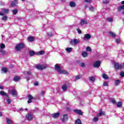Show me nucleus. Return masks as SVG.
Wrapping results in <instances>:
<instances>
[{"label": "nucleus", "mask_w": 124, "mask_h": 124, "mask_svg": "<svg viewBox=\"0 0 124 124\" xmlns=\"http://www.w3.org/2000/svg\"><path fill=\"white\" fill-rule=\"evenodd\" d=\"M55 69L57 70L58 72L60 74H67V71L65 70H62L61 69V67L58 64L55 65Z\"/></svg>", "instance_id": "1"}, {"label": "nucleus", "mask_w": 124, "mask_h": 124, "mask_svg": "<svg viewBox=\"0 0 124 124\" xmlns=\"http://www.w3.org/2000/svg\"><path fill=\"white\" fill-rule=\"evenodd\" d=\"M9 93L12 94L14 97H17L18 96V92L16 89H12L8 90Z\"/></svg>", "instance_id": "2"}, {"label": "nucleus", "mask_w": 124, "mask_h": 124, "mask_svg": "<svg viewBox=\"0 0 124 124\" xmlns=\"http://www.w3.org/2000/svg\"><path fill=\"white\" fill-rule=\"evenodd\" d=\"M26 47V45L23 43H19L16 46V49L17 51H20V50H22V49H24Z\"/></svg>", "instance_id": "3"}, {"label": "nucleus", "mask_w": 124, "mask_h": 124, "mask_svg": "<svg viewBox=\"0 0 124 124\" xmlns=\"http://www.w3.org/2000/svg\"><path fill=\"white\" fill-rule=\"evenodd\" d=\"M114 66L115 69H123V64H121L118 62H114Z\"/></svg>", "instance_id": "4"}, {"label": "nucleus", "mask_w": 124, "mask_h": 124, "mask_svg": "<svg viewBox=\"0 0 124 124\" xmlns=\"http://www.w3.org/2000/svg\"><path fill=\"white\" fill-rule=\"evenodd\" d=\"M47 67L46 65H37L36 68L37 69H39V70H43V69H45Z\"/></svg>", "instance_id": "5"}, {"label": "nucleus", "mask_w": 124, "mask_h": 124, "mask_svg": "<svg viewBox=\"0 0 124 124\" xmlns=\"http://www.w3.org/2000/svg\"><path fill=\"white\" fill-rule=\"evenodd\" d=\"M8 12H9V10H8V9H2V12L0 11V15L1 16H3L4 14L8 13Z\"/></svg>", "instance_id": "6"}, {"label": "nucleus", "mask_w": 124, "mask_h": 124, "mask_svg": "<svg viewBox=\"0 0 124 124\" xmlns=\"http://www.w3.org/2000/svg\"><path fill=\"white\" fill-rule=\"evenodd\" d=\"M92 38V35L89 33L85 34L84 35V40H90Z\"/></svg>", "instance_id": "7"}, {"label": "nucleus", "mask_w": 124, "mask_h": 124, "mask_svg": "<svg viewBox=\"0 0 124 124\" xmlns=\"http://www.w3.org/2000/svg\"><path fill=\"white\" fill-rule=\"evenodd\" d=\"M69 86V83L68 82H66L63 86H62V90H63V91H66Z\"/></svg>", "instance_id": "8"}, {"label": "nucleus", "mask_w": 124, "mask_h": 124, "mask_svg": "<svg viewBox=\"0 0 124 124\" xmlns=\"http://www.w3.org/2000/svg\"><path fill=\"white\" fill-rule=\"evenodd\" d=\"M70 43L72 45H76L79 43V40L78 39H75L71 40Z\"/></svg>", "instance_id": "9"}, {"label": "nucleus", "mask_w": 124, "mask_h": 124, "mask_svg": "<svg viewBox=\"0 0 124 124\" xmlns=\"http://www.w3.org/2000/svg\"><path fill=\"white\" fill-rule=\"evenodd\" d=\"M88 24V21L85 19H81L80 20V25L83 26L84 25H87Z\"/></svg>", "instance_id": "10"}, {"label": "nucleus", "mask_w": 124, "mask_h": 124, "mask_svg": "<svg viewBox=\"0 0 124 124\" xmlns=\"http://www.w3.org/2000/svg\"><path fill=\"white\" fill-rule=\"evenodd\" d=\"M28 98V103H31L32 102V99H33V97L31 95H29Z\"/></svg>", "instance_id": "11"}, {"label": "nucleus", "mask_w": 124, "mask_h": 124, "mask_svg": "<svg viewBox=\"0 0 124 124\" xmlns=\"http://www.w3.org/2000/svg\"><path fill=\"white\" fill-rule=\"evenodd\" d=\"M100 66V61H97L94 63V67H99Z\"/></svg>", "instance_id": "12"}, {"label": "nucleus", "mask_w": 124, "mask_h": 124, "mask_svg": "<svg viewBox=\"0 0 124 124\" xmlns=\"http://www.w3.org/2000/svg\"><path fill=\"white\" fill-rule=\"evenodd\" d=\"M0 47L1 49H4V48H5V45L4 44H0ZM1 49H0V52L1 53H4V50H2Z\"/></svg>", "instance_id": "13"}, {"label": "nucleus", "mask_w": 124, "mask_h": 124, "mask_svg": "<svg viewBox=\"0 0 124 124\" xmlns=\"http://www.w3.org/2000/svg\"><path fill=\"white\" fill-rule=\"evenodd\" d=\"M59 116H60V113L59 112L53 113L52 114V117L54 118V119H57V118H59Z\"/></svg>", "instance_id": "14"}, {"label": "nucleus", "mask_w": 124, "mask_h": 124, "mask_svg": "<svg viewBox=\"0 0 124 124\" xmlns=\"http://www.w3.org/2000/svg\"><path fill=\"white\" fill-rule=\"evenodd\" d=\"M68 119V116H67V115L64 114L63 116V118H62V122H66V121H67Z\"/></svg>", "instance_id": "15"}, {"label": "nucleus", "mask_w": 124, "mask_h": 124, "mask_svg": "<svg viewBox=\"0 0 124 124\" xmlns=\"http://www.w3.org/2000/svg\"><path fill=\"white\" fill-rule=\"evenodd\" d=\"M45 54V51L44 50H41L40 51L36 53L37 56H40L41 55H44Z\"/></svg>", "instance_id": "16"}, {"label": "nucleus", "mask_w": 124, "mask_h": 124, "mask_svg": "<svg viewBox=\"0 0 124 124\" xmlns=\"http://www.w3.org/2000/svg\"><path fill=\"white\" fill-rule=\"evenodd\" d=\"M74 112H75V113H77V114H78V115H83V112L81 110L74 109Z\"/></svg>", "instance_id": "17"}, {"label": "nucleus", "mask_w": 124, "mask_h": 124, "mask_svg": "<svg viewBox=\"0 0 124 124\" xmlns=\"http://www.w3.org/2000/svg\"><path fill=\"white\" fill-rule=\"evenodd\" d=\"M53 31H50L48 32H47V36L46 37H52V36H53Z\"/></svg>", "instance_id": "18"}, {"label": "nucleus", "mask_w": 124, "mask_h": 124, "mask_svg": "<svg viewBox=\"0 0 124 124\" xmlns=\"http://www.w3.org/2000/svg\"><path fill=\"white\" fill-rule=\"evenodd\" d=\"M26 119H27V120H28V121H31V120L32 119V115L30 114H28L27 115H26Z\"/></svg>", "instance_id": "19"}, {"label": "nucleus", "mask_w": 124, "mask_h": 124, "mask_svg": "<svg viewBox=\"0 0 124 124\" xmlns=\"http://www.w3.org/2000/svg\"><path fill=\"white\" fill-rule=\"evenodd\" d=\"M0 94L1 95H2L3 96H6V97L8 96V95H7V93H5V92L3 91H0Z\"/></svg>", "instance_id": "20"}, {"label": "nucleus", "mask_w": 124, "mask_h": 124, "mask_svg": "<svg viewBox=\"0 0 124 124\" xmlns=\"http://www.w3.org/2000/svg\"><path fill=\"white\" fill-rule=\"evenodd\" d=\"M33 40H34V38H33V37L29 36L28 37V41L29 42H31L33 41Z\"/></svg>", "instance_id": "21"}, {"label": "nucleus", "mask_w": 124, "mask_h": 124, "mask_svg": "<svg viewBox=\"0 0 124 124\" xmlns=\"http://www.w3.org/2000/svg\"><path fill=\"white\" fill-rule=\"evenodd\" d=\"M17 4H18V2H17V0H14L12 2V6H17Z\"/></svg>", "instance_id": "22"}, {"label": "nucleus", "mask_w": 124, "mask_h": 124, "mask_svg": "<svg viewBox=\"0 0 124 124\" xmlns=\"http://www.w3.org/2000/svg\"><path fill=\"white\" fill-rule=\"evenodd\" d=\"M69 5L71 6V7H75V6H76V3L73 1H71L70 2Z\"/></svg>", "instance_id": "23"}, {"label": "nucleus", "mask_w": 124, "mask_h": 124, "mask_svg": "<svg viewBox=\"0 0 124 124\" xmlns=\"http://www.w3.org/2000/svg\"><path fill=\"white\" fill-rule=\"evenodd\" d=\"M123 103L122 102H118V103H116V106L118 108H120V107H122L123 106Z\"/></svg>", "instance_id": "24"}, {"label": "nucleus", "mask_w": 124, "mask_h": 124, "mask_svg": "<svg viewBox=\"0 0 124 124\" xmlns=\"http://www.w3.org/2000/svg\"><path fill=\"white\" fill-rule=\"evenodd\" d=\"M105 113L104 112H102V110H101L100 112L97 114V116L100 117L103 115H105Z\"/></svg>", "instance_id": "25"}, {"label": "nucleus", "mask_w": 124, "mask_h": 124, "mask_svg": "<svg viewBox=\"0 0 124 124\" xmlns=\"http://www.w3.org/2000/svg\"><path fill=\"white\" fill-rule=\"evenodd\" d=\"M20 77L16 76L14 78V81L15 82H17V81H19V80H20Z\"/></svg>", "instance_id": "26"}, {"label": "nucleus", "mask_w": 124, "mask_h": 124, "mask_svg": "<svg viewBox=\"0 0 124 124\" xmlns=\"http://www.w3.org/2000/svg\"><path fill=\"white\" fill-rule=\"evenodd\" d=\"M109 35H110V36H112V37H116V34H115L113 32L109 31Z\"/></svg>", "instance_id": "27"}, {"label": "nucleus", "mask_w": 124, "mask_h": 124, "mask_svg": "<svg viewBox=\"0 0 124 124\" xmlns=\"http://www.w3.org/2000/svg\"><path fill=\"white\" fill-rule=\"evenodd\" d=\"M66 52L67 53H70L72 51V47H67L65 49Z\"/></svg>", "instance_id": "28"}, {"label": "nucleus", "mask_w": 124, "mask_h": 124, "mask_svg": "<svg viewBox=\"0 0 124 124\" xmlns=\"http://www.w3.org/2000/svg\"><path fill=\"white\" fill-rule=\"evenodd\" d=\"M118 11H121L122 10H124V5L118 7Z\"/></svg>", "instance_id": "29"}, {"label": "nucleus", "mask_w": 124, "mask_h": 124, "mask_svg": "<svg viewBox=\"0 0 124 124\" xmlns=\"http://www.w3.org/2000/svg\"><path fill=\"white\" fill-rule=\"evenodd\" d=\"M82 56L83 58H86V57L88 56V53L87 52H83L82 53Z\"/></svg>", "instance_id": "30"}, {"label": "nucleus", "mask_w": 124, "mask_h": 124, "mask_svg": "<svg viewBox=\"0 0 124 124\" xmlns=\"http://www.w3.org/2000/svg\"><path fill=\"white\" fill-rule=\"evenodd\" d=\"M79 65L81 67H85L86 66V65H85V63L83 62H79Z\"/></svg>", "instance_id": "31"}, {"label": "nucleus", "mask_w": 124, "mask_h": 124, "mask_svg": "<svg viewBox=\"0 0 124 124\" xmlns=\"http://www.w3.org/2000/svg\"><path fill=\"white\" fill-rule=\"evenodd\" d=\"M35 53L33 51H30L29 52V55L31 57H32V56H34Z\"/></svg>", "instance_id": "32"}, {"label": "nucleus", "mask_w": 124, "mask_h": 124, "mask_svg": "<svg viewBox=\"0 0 124 124\" xmlns=\"http://www.w3.org/2000/svg\"><path fill=\"white\" fill-rule=\"evenodd\" d=\"M6 122L7 124H12L13 123L12 121H11V120H10V119H9V118H6Z\"/></svg>", "instance_id": "33"}, {"label": "nucleus", "mask_w": 124, "mask_h": 124, "mask_svg": "<svg viewBox=\"0 0 124 124\" xmlns=\"http://www.w3.org/2000/svg\"><path fill=\"white\" fill-rule=\"evenodd\" d=\"M24 74H25V75H31V71H25V72H24Z\"/></svg>", "instance_id": "34"}, {"label": "nucleus", "mask_w": 124, "mask_h": 124, "mask_svg": "<svg viewBox=\"0 0 124 124\" xmlns=\"http://www.w3.org/2000/svg\"><path fill=\"white\" fill-rule=\"evenodd\" d=\"M75 124H82V122H81V120H80V119H77L76 121Z\"/></svg>", "instance_id": "35"}, {"label": "nucleus", "mask_w": 124, "mask_h": 124, "mask_svg": "<svg viewBox=\"0 0 124 124\" xmlns=\"http://www.w3.org/2000/svg\"><path fill=\"white\" fill-rule=\"evenodd\" d=\"M13 13L14 15H16L17 13H18V10L17 9H15L13 10Z\"/></svg>", "instance_id": "36"}, {"label": "nucleus", "mask_w": 124, "mask_h": 124, "mask_svg": "<svg viewBox=\"0 0 124 124\" xmlns=\"http://www.w3.org/2000/svg\"><path fill=\"white\" fill-rule=\"evenodd\" d=\"M110 102H112L113 104H116V100H115V99L111 98L110 99Z\"/></svg>", "instance_id": "37"}, {"label": "nucleus", "mask_w": 124, "mask_h": 124, "mask_svg": "<svg viewBox=\"0 0 124 124\" xmlns=\"http://www.w3.org/2000/svg\"><path fill=\"white\" fill-rule=\"evenodd\" d=\"M2 71L4 73H6V72H7V68H2Z\"/></svg>", "instance_id": "38"}, {"label": "nucleus", "mask_w": 124, "mask_h": 124, "mask_svg": "<svg viewBox=\"0 0 124 124\" xmlns=\"http://www.w3.org/2000/svg\"><path fill=\"white\" fill-rule=\"evenodd\" d=\"M102 77L103 78H104V79H105L106 80H107V79H108V76H107L105 74H103Z\"/></svg>", "instance_id": "39"}, {"label": "nucleus", "mask_w": 124, "mask_h": 124, "mask_svg": "<svg viewBox=\"0 0 124 124\" xmlns=\"http://www.w3.org/2000/svg\"><path fill=\"white\" fill-rule=\"evenodd\" d=\"M94 80H95V78H94V77H91L90 78V81H91V82H93V83L94 82Z\"/></svg>", "instance_id": "40"}, {"label": "nucleus", "mask_w": 124, "mask_h": 124, "mask_svg": "<svg viewBox=\"0 0 124 124\" xmlns=\"http://www.w3.org/2000/svg\"><path fill=\"white\" fill-rule=\"evenodd\" d=\"M107 20L108 22H112V21H113V18L112 17H107Z\"/></svg>", "instance_id": "41"}, {"label": "nucleus", "mask_w": 124, "mask_h": 124, "mask_svg": "<svg viewBox=\"0 0 124 124\" xmlns=\"http://www.w3.org/2000/svg\"><path fill=\"white\" fill-rule=\"evenodd\" d=\"M121 81L120 80H117L115 81V86H118V85H120V83Z\"/></svg>", "instance_id": "42"}, {"label": "nucleus", "mask_w": 124, "mask_h": 124, "mask_svg": "<svg viewBox=\"0 0 124 124\" xmlns=\"http://www.w3.org/2000/svg\"><path fill=\"white\" fill-rule=\"evenodd\" d=\"M81 78H82V76L78 75L76 77V80H79V79H81Z\"/></svg>", "instance_id": "43"}, {"label": "nucleus", "mask_w": 124, "mask_h": 124, "mask_svg": "<svg viewBox=\"0 0 124 124\" xmlns=\"http://www.w3.org/2000/svg\"><path fill=\"white\" fill-rule=\"evenodd\" d=\"M8 18V17L6 16H4L2 18V21H6V20H7V19Z\"/></svg>", "instance_id": "44"}, {"label": "nucleus", "mask_w": 124, "mask_h": 124, "mask_svg": "<svg viewBox=\"0 0 124 124\" xmlns=\"http://www.w3.org/2000/svg\"><path fill=\"white\" fill-rule=\"evenodd\" d=\"M104 87H107L108 86V81H105L103 83Z\"/></svg>", "instance_id": "45"}, {"label": "nucleus", "mask_w": 124, "mask_h": 124, "mask_svg": "<svg viewBox=\"0 0 124 124\" xmlns=\"http://www.w3.org/2000/svg\"><path fill=\"white\" fill-rule=\"evenodd\" d=\"M77 31L78 32V33H79V34H81V33H82V31H81V30H80V29L78 28L77 29Z\"/></svg>", "instance_id": "46"}, {"label": "nucleus", "mask_w": 124, "mask_h": 124, "mask_svg": "<svg viewBox=\"0 0 124 124\" xmlns=\"http://www.w3.org/2000/svg\"><path fill=\"white\" fill-rule=\"evenodd\" d=\"M86 51H88V52H91V51H92V49H91V47H90V46H87L86 47Z\"/></svg>", "instance_id": "47"}, {"label": "nucleus", "mask_w": 124, "mask_h": 124, "mask_svg": "<svg viewBox=\"0 0 124 124\" xmlns=\"http://www.w3.org/2000/svg\"><path fill=\"white\" fill-rule=\"evenodd\" d=\"M6 101H7V104H10V103H11V100L9 99H7Z\"/></svg>", "instance_id": "48"}, {"label": "nucleus", "mask_w": 124, "mask_h": 124, "mask_svg": "<svg viewBox=\"0 0 124 124\" xmlns=\"http://www.w3.org/2000/svg\"><path fill=\"white\" fill-rule=\"evenodd\" d=\"M84 1L88 3H91V2H92V0H84Z\"/></svg>", "instance_id": "49"}, {"label": "nucleus", "mask_w": 124, "mask_h": 124, "mask_svg": "<svg viewBox=\"0 0 124 124\" xmlns=\"http://www.w3.org/2000/svg\"><path fill=\"white\" fill-rule=\"evenodd\" d=\"M120 76L122 77H124V72H121L120 73Z\"/></svg>", "instance_id": "50"}, {"label": "nucleus", "mask_w": 124, "mask_h": 124, "mask_svg": "<svg viewBox=\"0 0 124 124\" xmlns=\"http://www.w3.org/2000/svg\"><path fill=\"white\" fill-rule=\"evenodd\" d=\"M40 94H41V95H44V94H45V92L41 91L40 92Z\"/></svg>", "instance_id": "51"}, {"label": "nucleus", "mask_w": 124, "mask_h": 124, "mask_svg": "<svg viewBox=\"0 0 124 124\" xmlns=\"http://www.w3.org/2000/svg\"><path fill=\"white\" fill-rule=\"evenodd\" d=\"M90 10H91L92 12L94 11V9L93 8V7H90Z\"/></svg>", "instance_id": "52"}, {"label": "nucleus", "mask_w": 124, "mask_h": 124, "mask_svg": "<svg viewBox=\"0 0 124 124\" xmlns=\"http://www.w3.org/2000/svg\"><path fill=\"white\" fill-rule=\"evenodd\" d=\"M98 121V118L97 117H95L93 119V121L94 122H97Z\"/></svg>", "instance_id": "53"}, {"label": "nucleus", "mask_w": 124, "mask_h": 124, "mask_svg": "<svg viewBox=\"0 0 124 124\" xmlns=\"http://www.w3.org/2000/svg\"><path fill=\"white\" fill-rule=\"evenodd\" d=\"M34 85L35 86H38L39 83H38V82H35L34 83Z\"/></svg>", "instance_id": "54"}, {"label": "nucleus", "mask_w": 124, "mask_h": 124, "mask_svg": "<svg viewBox=\"0 0 124 124\" xmlns=\"http://www.w3.org/2000/svg\"><path fill=\"white\" fill-rule=\"evenodd\" d=\"M120 41V39H116V43H119Z\"/></svg>", "instance_id": "55"}, {"label": "nucleus", "mask_w": 124, "mask_h": 124, "mask_svg": "<svg viewBox=\"0 0 124 124\" xmlns=\"http://www.w3.org/2000/svg\"><path fill=\"white\" fill-rule=\"evenodd\" d=\"M103 2L104 3H108V1H107V0H106L105 1L103 0Z\"/></svg>", "instance_id": "56"}, {"label": "nucleus", "mask_w": 124, "mask_h": 124, "mask_svg": "<svg viewBox=\"0 0 124 124\" xmlns=\"http://www.w3.org/2000/svg\"><path fill=\"white\" fill-rule=\"evenodd\" d=\"M0 90H3V86H0Z\"/></svg>", "instance_id": "57"}, {"label": "nucleus", "mask_w": 124, "mask_h": 124, "mask_svg": "<svg viewBox=\"0 0 124 124\" xmlns=\"http://www.w3.org/2000/svg\"><path fill=\"white\" fill-rule=\"evenodd\" d=\"M122 69H124V63H122Z\"/></svg>", "instance_id": "58"}, {"label": "nucleus", "mask_w": 124, "mask_h": 124, "mask_svg": "<svg viewBox=\"0 0 124 124\" xmlns=\"http://www.w3.org/2000/svg\"><path fill=\"white\" fill-rule=\"evenodd\" d=\"M1 116H2V113L0 111V117H1Z\"/></svg>", "instance_id": "59"}, {"label": "nucleus", "mask_w": 124, "mask_h": 124, "mask_svg": "<svg viewBox=\"0 0 124 124\" xmlns=\"http://www.w3.org/2000/svg\"><path fill=\"white\" fill-rule=\"evenodd\" d=\"M121 3H122V4H124V1H121Z\"/></svg>", "instance_id": "60"}, {"label": "nucleus", "mask_w": 124, "mask_h": 124, "mask_svg": "<svg viewBox=\"0 0 124 124\" xmlns=\"http://www.w3.org/2000/svg\"><path fill=\"white\" fill-rule=\"evenodd\" d=\"M122 14H123V15H124V11L122 12Z\"/></svg>", "instance_id": "61"}, {"label": "nucleus", "mask_w": 124, "mask_h": 124, "mask_svg": "<svg viewBox=\"0 0 124 124\" xmlns=\"http://www.w3.org/2000/svg\"><path fill=\"white\" fill-rule=\"evenodd\" d=\"M22 1H25V0H21Z\"/></svg>", "instance_id": "62"}, {"label": "nucleus", "mask_w": 124, "mask_h": 124, "mask_svg": "<svg viewBox=\"0 0 124 124\" xmlns=\"http://www.w3.org/2000/svg\"><path fill=\"white\" fill-rule=\"evenodd\" d=\"M88 7V6H86V8Z\"/></svg>", "instance_id": "63"}, {"label": "nucleus", "mask_w": 124, "mask_h": 124, "mask_svg": "<svg viewBox=\"0 0 124 124\" xmlns=\"http://www.w3.org/2000/svg\"><path fill=\"white\" fill-rule=\"evenodd\" d=\"M25 110H27V108H26Z\"/></svg>", "instance_id": "64"}]
</instances>
